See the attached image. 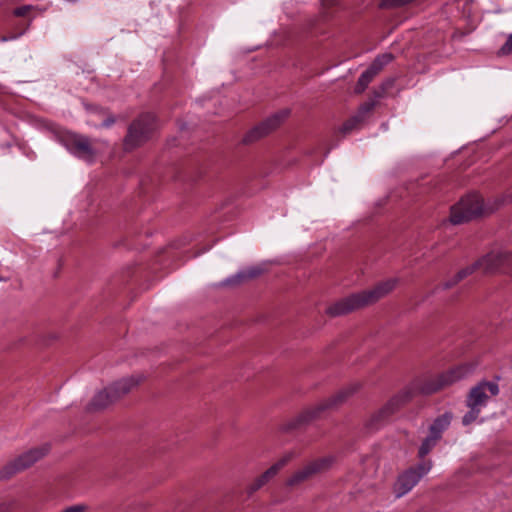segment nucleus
Wrapping results in <instances>:
<instances>
[{"instance_id": "20e7f679", "label": "nucleus", "mask_w": 512, "mask_h": 512, "mask_svg": "<svg viewBox=\"0 0 512 512\" xmlns=\"http://www.w3.org/2000/svg\"><path fill=\"white\" fill-rule=\"evenodd\" d=\"M477 269H481L484 272H494L499 269L512 270V252L504 249L490 251L472 265L460 270L452 279L444 282L442 289L453 287Z\"/></svg>"}, {"instance_id": "39448f33", "label": "nucleus", "mask_w": 512, "mask_h": 512, "mask_svg": "<svg viewBox=\"0 0 512 512\" xmlns=\"http://www.w3.org/2000/svg\"><path fill=\"white\" fill-rule=\"evenodd\" d=\"M498 394L499 385L496 381H481L472 387L466 399L469 411L462 418L463 425L466 426L474 422L481 410L487 406L489 397Z\"/></svg>"}, {"instance_id": "cd10ccee", "label": "nucleus", "mask_w": 512, "mask_h": 512, "mask_svg": "<svg viewBox=\"0 0 512 512\" xmlns=\"http://www.w3.org/2000/svg\"><path fill=\"white\" fill-rule=\"evenodd\" d=\"M86 510V506L84 505H73V506H70L68 508H66L65 510H63L62 512H84Z\"/></svg>"}, {"instance_id": "f257e3e1", "label": "nucleus", "mask_w": 512, "mask_h": 512, "mask_svg": "<svg viewBox=\"0 0 512 512\" xmlns=\"http://www.w3.org/2000/svg\"><path fill=\"white\" fill-rule=\"evenodd\" d=\"M471 367L467 365L457 366L446 373L441 374L438 378L429 380L422 384L420 387L411 385L403 389L397 395L392 397L388 403L372 418V422H376L381 418L387 417L398 409L403 403L409 401L416 391L422 394H432L440 390L446 385H450L467 377L471 373ZM373 428H377L376 423H371Z\"/></svg>"}, {"instance_id": "4468645a", "label": "nucleus", "mask_w": 512, "mask_h": 512, "mask_svg": "<svg viewBox=\"0 0 512 512\" xmlns=\"http://www.w3.org/2000/svg\"><path fill=\"white\" fill-rule=\"evenodd\" d=\"M263 273V268L260 266H251L246 269L239 270L236 274L231 275L224 279L220 286L237 285L249 279L255 278Z\"/></svg>"}, {"instance_id": "5701e85b", "label": "nucleus", "mask_w": 512, "mask_h": 512, "mask_svg": "<svg viewBox=\"0 0 512 512\" xmlns=\"http://www.w3.org/2000/svg\"><path fill=\"white\" fill-rule=\"evenodd\" d=\"M295 457V453L293 452H288L287 454H285L281 459H279L275 464H273L270 468L271 469H274V472L276 473V475L278 474V472L288 463L290 462L293 458Z\"/></svg>"}, {"instance_id": "2eb2a0df", "label": "nucleus", "mask_w": 512, "mask_h": 512, "mask_svg": "<svg viewBox=\"0 0 512 512\" xmlns=\"http://www.w3.org/2000/svg\"><path fill=\"white\" fill-rule=\"evenodd\" d=\"M452 420V415L449 412H446L440 416H438L433 423L429 427V434L442 438V434L445 430L448 429Z\"/></svg>"}, {"instance_id": "9d476101", "label": "nucleus", "mask_w": 512, "mask_h": 512, "mask_svg": "<svg viewBox=\"0 0 512 512\" xmlns=\"http://www.w3.org/2000/svg\"><path fill=\"white\" fill-rule=\"evenodd\" d=\"M335 462L333 456H324L318 459H314L306 463L303 467L296 470L287 480L286 486L296 487L300 484L308 481L318 473L324 472L332 467Z\"/></svg>"}, {"instance_id": "393cba45", "label": "nucleus", "mask_w": 512, "mask_h": 512, "mask_svg": "<svg viewBox=\"0 0 512 512\" xmlns=\"http://www.w3.org/2000/svg\"><path fill=\"white\" fill-rule=\"evenodd\" d=\"M412 0H382L380 6L383 8L397 7L411 2Z\"/></svg>"}, {"instance_id": "a878e982", "label": "nucleus", "mask_w": 512, "mask_h": 512, "mask_svg": "<svg viewBox=\"0 0 512 512\" xmlns=\"http://www.w3.org/2000/svg\"><path fill=\"white\" fill-rule=\"evenodd\" d=\"M33 8V6L31 5H24V6H20V7H17L15 10H14V15L15 16H18V17H24L27 15V13Z\"/></svg>"}, {"instance_id": "b1692460", "label": "nucleus", "mask_w": 512, "mask_h": 512, "mask_svg": "<svg viewBox=\"0 0 512 512\" xmlns=\"http://www.w3.org/2000/svg\"><path fill=\"white\" fill-rule=\"evenodd\" d=\"M361 122L362 121L355 114L342 125L341 132L343 134H347L351 132Z\"/></svg>"}, {"instance_id": "6e6552de", "label": "nucleus", "mask_w": 512, "mask_h": 512, "mask_svg": "<svg viewBox=\"0 0 512 512\" xmlns=\"http://www.w3.org/2000/svg\"><path fill=\"white\" fill-rule=\"evenodd\" d=\"M432 466L431 460L422 461L399 474L393 485L396 498H401L408 494L430 472Z\"/></svg>"}, {"instance_id": "f3484780", "label": "nucleus", "mask_w": 512, "mask_h": 512, "mask_svg": "<svg viewBox=\"0 0 512 512\" xmlns=\"http://www.w3.org/2000/svg\"><path fill=\"white\" fill-rule=\"evenodd\" d=\"M377 74L369 67L361 73L355 86V93L360 94L368 87Z\"/></svg>"}, {"instance_id": "1a4fd4ad", "label": "nucleus", "mask_w": 512, "mask_h": 512, "mask_svg": "<svg viewBox=\"0 0 512 512\" xmlns=\"http://www.w3.org/2000/svg\"><path fill=\"white\" fill-rule=\"evenodd\" d=\"M59 142L66 150L78 159L87 163H93L96 151L88 137L76 133L67 132L60 136Z\"/></svg>"}, {"instance_id": "a211bd4d", "label": "nucleus", "mask_w": 512, "mask_h": 512, "mask_svg": "<svg viewBox=\"0 0 512 512\" xmlns=\"http://www.w3.org/2000/svg\"><path fill=\"white\" fill-rule=\"evenodd\" d=\"M439 440L440 439L438 437L428 434L419 447V458L423 459L426 455H428L432 451V449L437 445Z\"/></svg>"}, {"instance_id": "aec40b11", "label": "nucleus", "mask_w": 512, "mask_h": 512, "mask_svg": "<svg viewBox=\"0 0 512 512\" xmlns=\"http://www.w3.org/2000/svg\"><path fill=\"white\" fill-rule=\"evenodd\" d=\"M22 471L19 466L15 463V461H11L7 463L3 468L0 470V480H6L12 477L14 474Z\"/></svg>"}, {"instance_id": "dca6fc26", "label": "nucleus", "mask_w": 512, "mask_h": 512, "mask_svg": "<svg viewBox=\"0 0 512 512\" xmlns=\"http://www.w3.org/2000/svg\"><path fill=\"white\" fill-rule=\"evenodd\" d=\"M274 476H276L274 469L268 468L263 474H261L251 484L247 486V494L249 496L253 495L256 491H258L266 483H268L270 479H272Z\"/></svg>"}, {"instance_id": "9b49d317", "label": "nucleus", "mask_w": 512, "mask_h": 512, "mask_svg": "<svg viewBox=\"0 0 512 512\" xmlns=\"http://www.w3.org/2000/svg\"><path fill=\"white\" fill-rule=\"evenodd\" d=\"M360 388L358 383H352L347 387L341 389L337 394L327 399L324 403L317 406L312 411H307L300 415L296 420V425L307 422L319 415V413L328 408H334L343 404L350 396L355 394Z\"/></svg>"}, {"instance_id": "ddd939ff", "label": "nucleus", "mask_w": 512, "mask_h": 512, "mask_svg": "<svg viewBox=\"0 0 512 512\" xmlns=\"http://www.w3.org/2000/svg\"><path fill=\"white\" fill-rule=\"evenodd\" d=\"M49 451V447L44 445L39 448H32L17 458L14 459L15 463L19 466L21 470H25L41 459L44 455H46Z\"/></svg>"}, {"instance_id": "0eeeda50", "label": "nucleus", "mask_w": 512, "mask_h": 512, "mask_svg": "<svg viewBox=\"0 0 512 512\" xmlns=\"http://www.w3.org/2000/svg\"><path fill=\"white\" fill-rule=\"evenodd\" d=\"M157 128V120L154 114L144 113L135 119L128 127L124 138V149L131 151L150 139Z\"/></svg>"}, {"instance_id": "7ed1b4c3", "label": "nucleus", "mask_w": 512, "mask_h": 512, "mask_svg": "<svg viewBox=\"0 0 512 512\" xmlns=\"http://www.w3.org/2000/svg\"><path fill=\"white\" fill-rule=\"evenodd\" d=\"M503 202V199H496L493 202L485 203L480 195L468 194L451 208L450 221L455 225L468 222L476 217L494 212Z\"/></svg>"}, {"instance_id": "7c9ffc66", "label": "nucleus", "mask_w": 512, "mask_h": 512, "mask_svg": "<svg viewBox=\"0 0 512 512\" xmlns=\"http://www.w3.org/2000/svg\"><path fill=\"white\" fill-rule=\"evenodd\" d=\"M9 511V505L6 503L0 504V512H8Z\"/></svg>"}, {"instance_id": "4be33fe9", "label": "nucleus", "mask_w": 512, "mask_h": 512, "mask_svg": "<svg viewBox=\"0 0 512 512\" xmlns=\"http://www.w3.org/2000/svg\"><path fill=\"white\" fill-rule=\"evenodd\" d=\"M295 457V453L293 452H288L287 454H285L281 459H279L275 464H273L270 468L271 469H274V472L276 473V475L278 474V472L288 463L290 462L293 458Z\"/></svg>"}, {"instance_id": "c85d7f7f", "label": "nucleus", "mask_w": 512, "mask_h": 512, "mask_svg": "<svg viewBox=\"0 0 512 512\" xmlns=\"http://www.w3.org/2000/svg\"><path fill=\"white\" fill-rule=\"evenodd\" d=\"M115 122V118L114 117H108L107 119H105L102 123H101V127H110L113 123Z\"/></svg>"}, {"instance_id": "423d86ee", "label": "nucleus", "mask_w": 512, "mask_h": 512, "mask_svg": "<svg viewBox=\"0 0 512 512\" xmlns=\"http://www.w3.org/2000/svg\"><path fill=\"white\" fill-rule=\"evenodd\" d=\"M140 380V378L129 377L116 381L105 389L97 392L87 406V410L99 411L105 409L120 397L127 394L133 387L137 386Z\"/></svg>"}, {"instance_id": "f8f14e48", "label": "nucleus", "mask_w": 512, "mask_h": 512, "mask_svg": "<svg viewBox=\"0 0 512 512\" xmlns=\"http://www.w3.org/2000/svg\"><path fill=\"white\" fill-rule=\"evenodd\" d=\"M289 115V110L284 109L266 118L259 125L251 129L244 137L245 143L253 142L272 130L276 129Z\"/></svg>"}, {"instance_id": "6ab92c4d", "label": "nucleus", "mask_w": 512, "mask_h": 512, "mask_svg": "<svg viewBox=\"0 0 512 512\" xmlns=\"http://www.w3.org/2000/svg\"><path fill=\"white\" fill-rule=\"evenodd\" d=\"M392 60L393 55L391 53L381 54L374 59L369 68L378 74L383 69V67L389 64Z\"/></svg>"}, {"instance_id": "bb28decb", "label": "nucleus", "mask_w": 512, "mask_h": 512, "mask_svg": "<svg viewBox=\"0 0 512 512\" xmlns=\"http://www.w3.org/2000/svg\"><path fill=\"white\" fill-rule=\"evenodd\" d=\"M501 52L503 54H510V53H512V33L509 35V37L507 38L506 42L501 47Z\"/></svg>"}, {"instance_id": "c756f323", "label": "nucleus", "mask_w": 512, "mask_h": 512, "mask_svg": "<svg viewBox=\"0 0 512 512\" xmlns=\"http://www.w3.org/2000/svg\"><path fill=\"white\" fill-rule=\"evenodd\" d=\"M20 35H22V33H20L19 35H14V36H10V37H2V38H0V42H6V41L17 39Z\"/></svg>"}, {"instance_id": "412c9836", "label": "nucleus", "mask_w": 512, "mask_h": 512, "mask_svg": "<svg viewBox=\"0 0 512 512\" xmlns=\"http://www.w3.org/2000/svg\"><path fill=\"white\" fill-rule=\"evenodd\" d=\"M376 105V102L374 100H369L367 102H365L364 104H362L357 113H356V116L361 120V121H364L365 117L367 114H369L375 107Z\"/></svg>"}, {"instance_id": "f03ea898", "label": "nucleus", "mask_w": 512, "mask_h": 512, "mask_svg": "<svg viewBox=\"0 0 512 512\" xmlns=\"http://www.w3.org/2000/svg\"><path fill=\"white\" fill-rule=\"evenodd\" d=\"M397 283V278H390L378 283L370 290L351 294L329 306L327 313L331 316H340L373 304L390 293L396 287Z\"/></svg>"}]
</instances>
